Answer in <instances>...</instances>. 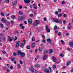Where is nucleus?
I'll list each match as a JSON object with an SVG mask.
<instances>
[{"instance_id": "obj_1", "label": "nucleus", "mask_w": 73, "mask_h": 73, "mask_svg": "<svg viewBox=\"0 0 73 73\" xmlns=\"http://www.w3.org/2000/svg\"><path fill=\"white\" fill-rule=\"evenodd\" d=\"M53 22L54 23H56L57 24H58L59 23V21H58V19L56 18H54L53 19Z\"/></svg>"}, {"instance_id": "obj_2", "label": "nucleus", "mask_w": 73, "mask_h": 73, "mask_svg": "<svg viewBox=\"0 0 73 73\" xmlns=\"http://www.w3.org/2000/svg\"><path fill=\"white\" fill-rule=\"evenodd\" d=\"M44 72L45 73H50V72L49 71V70L48 69H47L46 68L44 70Z\"/></svg>"}, {"instance_id": "obj_3", "label": "nucleus", "mask_w": 73, "mask_h": 73, "mask_svg": "<svg viewBox=\"0 0 73 73\" xmlns=\"http://www.w3.org/2000/svg\"><path fill=\"white\" fill-rule=\"evenodd\" d=\"M29 70H30V71L31 70L32 73H34V68H33L32 67H31Z\"/></svg>"}, {"instance_id": "obj_4", "label": "nucleus", "mask_w": 73, "mask_h": 73, "mask_svg": "<svg viewBox=\"0 0 73 73\" xmlns=\"http://www.w3.org/2000/svg\"><path fill=\"white\" fill-rule=\"evenodd\" d=\"M52 59H53V61L55 62H57L58 63V62L59 63H60V62H56V58L55 57H54V56L52 57Z\"/></svg>"}, {"instance_id": "obj_5", "label": "nucleus", "mask_w": 73, "mask_h": 73, "mask_svg": "<svg viewBox=\"0 0 73 73\" xmlns=\"http://www.w3.org/2000/svg\"><path fill=\"white\" fill-rule=\"evenodd\" d=\"M1 20L2 22L4 23H6V22H7V21H6V20L3 18L1 19Z\"/></svg>"}, {"instance_id": "obj_6", "label": "nucleus", "mask_w": 73, "mask_h": 73, "mask_svg": "<svg viewBox=\"0 0 73 73\" xmlns=\"http://www.w3.org/2000/svg\"><path fill=\"white\" fill-rule=\"evenodd\" d=\"M28 22L29 24H32V19H29L28 20Z\"/></svg>"}, {"instance_id": "obj_7", "label": "nucleus", "mask_w": 73, "mask_h": 73, "mask_svg": "<svg viewBox=\"0 0 73 73\" xmlns=\"http://www.w3.org/2000/svg\"><path fill=\"white\" fill-rule=\"evenodd\" d=\"M21 56L22 57H25V53H22L21 54Z\"/></svg>"}, {"instance_id": "obj_8", "label": "nucleus", "mask_w": 73, "mask_h": 73, "mask_svg": "<svg viewBox=\"0 0 73 73\" xmlns=\"http://www.w3.org/2000/svg\"><path fill=\"white\" fill-rule=\"evenodd\" d=\"M71 63V62H70V61L68 62L66 64V66H69V64H70Z\"/></svg>"}, {"instance_id": "obj_9", "label": "nucleus", "mask_w": 73, "mask_h": 73, "mask_svg": "<svg viewBox=\"0 0 73 73\" xmlns=\"http://www.w3.org/2000/svg\"><path fill=\"white\" fill-rule=\"evenodd\" d=\"M24 1L26 3H29L30 2L29 0H24Z\"/></svg>"}, {"instance_id": "obj_10", "label": "nucleus", "mask_w": 73, "mask_h": 73, "mask_svg": "<svg viewBox=\"0 0 73 73\" xmlns=\"http://www.w3.org/2000/svg\"><path fill=\"white\" fill-rule=\"evenodd\" d=\"M35 43H33L32 44L31 48H33L35 47Z\"/></svg>"}, {"instance_id": "obj_11", "label": "nucleus", "mask_w": 73, "mask_h": 73, "mask_svg": "<svg viewBox=\"0 0 73 73\" xmlns=\"http://www.w3.org/2000/svg\"><path fill=\"white\" fill-rule=\"evenodd\" d=\"M68 44L69 45H70V46H73V42H69L68 43Z\"/></svg>"}, {"instance_id": "obj_12", "label": "nucleus", "mask_w": 73, "mask_h": 73, "mask_svg": "<svg viewBox=\"0 0 73 73\" xmlns=\"http://www.w3.org/2000/svg\"><path fill=\"white\" fill-rule=\"evenodd\" d=\"M16 44V47H18L19 46V42H20L19 41H18V42Z\"/></svg>"}, {"instance_id": "obj_13", "label": "nucleus", "mask_w": 73, "mask_h": 73, "mask_svg": "<svg viewBox=\"0 0 73 73\" xmlns=\"http://www.w3.org/2000/svg\"><path fill=\"white\" fill-rule=\"evenodd\" d=\"M43 59L44 60H46V55H45L43 56Z\"/></svg>"}, {"instance_id": "obj_14", "label": "nucleus", "mask_w": 73, "mask_h": 73, "mask_svg": "<svg viewBox=\"0 0 73 73\" xmlns=\"http://www.w3.org/2000/svg\"><path fill=\"white\" fill-rule=\"evenodd\" d=\"M35 22L37 24H37H39V23H40V21L38 20H36Z\"/></svg>"}, {"instance_id": "obj_15", "label": "nucleus", "mask_w": 73, "mask_h": 73, "mask_svg": "<svg viewBox=\"0 0 73 73\" xmlns=\"http://www.w3.org/2000/svg\"><path fill=\"white\" fill-rule=\"evenodd\" d=\"M47 41L49 43H50L51 42V40H50V39H48L47 40Z\"/></svg>"}, {"instance_id": "obj_16", "label": "nucleus", "mask_w": 73, "mask_h": 73, "mask_svg": "<svg viewBox=\"0 0 73 73\" xmlns=\"http://www.w3.org/2000/svg\"><path fill=\"white\" fill-rule=\"evenodd\" d=\"M24 44L23 43H22L20 44V46H21L22 48H23L24 47Z\"/></svg>"}, {"instance_id": "obj_17", "label": "nucleus", "mask_w": 73, "mask_h": 73, "mask_svg": "<svg viewBox=\"0 0 73 73\" xmlns=\"http://www.w3.org/2000/svg\"><path fill=\"white\" fill-rule=\"evenodd\" d=\"M19 14L20 15H24V13L23 12H21V11H19Z\"/></svg>"}, {"instance_id": "obj_18", "label": "nucleus", "mask_w": 73, "mask_h": 73, "mask_svg": "<svg viewBox=\"0 0 73 73\" xmlns=\"http://www.w3.org/2000/svg\"><path fill=\"white\" fill-rule=\"evenodd\" d=\"M35 66V67H36V68H39L40 67V65L39 64H36Z\"/></svg>"}, {"instance_id": "obj_19", "label": "nucleus", "mask_w": 73, "mask_h": 73, "mask_svg": "<svg viewBox=\"0 0 73 73\" xmlns=\"http://www.w3.org/2000/svg\"><path fill=\"white\" fill-rule=\"evenodd\" d=\"M46 29L47 32H50V30L49 28H46Z\"/></svg>"}, {"instance_id": "obj_20", "label": "nucleus", "mask_w": 73, "mask_h": 73, "mask_svg": "<svg viewBox=\"0 0 73 73\" xmlns=\"http://www.w3.org/2000/svg\"><path fill=\"white\" fill-rule=\"evenodd\" d=\"M22 53H21V51H19L18 52L17 54L19 55H21Z\"/></svg>"}, {"instance_id": "obj_21", "label": "nucleus", "mask_w": 73, "mask_h": 73, "mask_svg": "<svg viewBox=\"0 0 73 73\" xmlns=\"http://www.w3.org/2000/svg\"><path fill=\"white\" fill-rule=\"evenodd\" d=\"M12 4H13V5H16L17 4V2L16 1L14 2V3L13 2Z\"/></svg>"}, {"instance_id": "obj_22", "label": "nucleus", "mask_w": 73, "mask_h": 73, "mask_svg": "<svg viewBox=\"0 0 73 73\" xmlns=\"http://www.w3.org/2000/svg\"><path fill=\"white\" fill-rule=\"evenodd\" d=\"M43 52L44 53H47L48 51V50H44Z\"/></svg>"}, {"instance_id": "obj_23", "label": "nucleus", "mask_w": 73, "mask_h": 73, "mask_svg": "<svg viewBox=\"0 0 73 73\" xmlns=\"http://www.w3.org/2000/svg\"><path fill=\"white\" fill-rule=\"evenodd\" d=\"M0 25L1 28H3V27H4V26L3 25V23H1L0 24Z\"/></svg>"}, {"instance_id": "obj_24", "label": "nucleus", "mask_w": 73, "mask_h": 73, "mask_svg": "<svg viewBox=\"0 0 73 73\" xmlns=\"http://www.w3.org/2000/svg\"><path fill=\"white\" fill-rule=\"evenodd\" d=\"M39 50L40 51H41L42 50V48L41 47H39Z\"/></svg>"}, {"instance_id": "obj_25", "label": "nucleus", "mask_w": 73, "mask_h": 73, "mask_svg": "<svg viewBox=\"0 0 73 73\" xmlns=\"http://www.w3.org/2000/svg\"><path fill=\"white\" fill-rule=\"evenodd\" d=\"M15 16L13 15L11 16V18H12V19H15Z\"/></svg>"}, {"instance_id": "obj_26", "label": "nucleus", "mask_w": 73, "mask_h": 73, "mask_svg": "<svg viewBox=\"0 0 73 73\" xmlns=\"http://www.w3.org/2000/svg\"><path fill=\"white\" fill-rule=\"evenodd\" d=\"M62 16V14L61 13H60V14H59L58 15V17H60L61 16Z\"/></svg>"}, {"instance_id": "obj_27", "label": "nucleus", "mask_w": 73, "mask_h": 73, "mask_svg": "<svg viewBox=\"0 0 73 73\" xmlns=\"http://www.w3.org/2000/svg\"><path fill=\"white\" fill-rule=\"evenodd\" d=\"M37 25V24L35 22H34L33 24V26H36Z\"/></svg>"}, {"instance_id": "obj_28", "label": "nucleus", "mask_w": 73, "mask_h": 73, "mask_svg": "<svg viewBox=\"0 0 73 73\" xmlns=\"http://www.w3.org/2000/svg\"><path fill=\"white\" fill-rule=\"evenodd\" d=\"M11 60L12 61H15V58H11Z\"/></svg>"}, {"instance_id": "obj_29", "label": "nucleus", "mask_w": 73, "mask_h": 73, "mask_svg": "<svg viewBox=\"0 0 73 73\" xmlns=\"http://www.w3.org/2000/svg\"><path fill=\"white\" fill-rule=\"evenodd\" d=\"M5 2L7 3H9V0H5Z\"/></svg>"}, {"instance_id": "obj_30", "label": "nucleus", "mask_w": 73, "mask_h": 73, "mask_svg": "<svg viewBox=\"0 0 73 73\" xmlns=\"http://www.w3.org/2000/svg\"><path fill=\"white\" fill-rule=\"evenodd\" d=\"M25 18V16H23L22 17H21L22 20H23V19Z\"/></svg>"}, {"instance_id": "obj_31", "label": "nucleus", "mask_w": 73, "mask_h": 73, "mask_svg": "<svg viewBox=\"0 0 73 73\" xmlns=\"http://www.w3.org/2000/svg\"><path fill=\"white\" fill-rule=\"evenodd\" d=\"M53 52V50H50L49 51V53H52Z\"/></svg>"}, {"instance_id": "obj_32", "label": "nucleus", "mask_w": 73, "mask_h": 73, "mask_svg": "<svg viewBox=\"0 0 73 73\" xmlns=\"http://www.w3.org/2000/svg\"><path fill=\"white\" fill-rule=\"evenodd\" d=\"M18 20H22L21 19V17H19L18 18Z\"/></svg>"}, {"instance_id": "obj_33", "label": "nucleus", "mask_w": 73, "mask_h": 73, "mask_svg": "<svg viewBox=\"0 0 73 73\" xmlns=\"http://www.w3.org/2000/svg\"><path fill=\"white\" fill-rule=\"evenodd\" d=\"M30 46H28L27 47V49H30Z\"/></svg>"}, {"instance_id": "obj_34", "label": "nucleus", "mask_w": 73, "mask_h": 73, "mask_svg": "<svg viewBox=\"0 0 73 73\" xmlns=\"http://www.w3.org/2000/svg\"><path fill=\"white\" fill-rule=\"evenodd\" d=\"M19 63L21 64H23V62H22V61H21V60H20Z\"/></svg>"}, {"instance_id": "obj_35", "label": "nucleus", "mask_w": 73, "mask_h": 73, "mask_svg": "<svg viewBox=\"0 0 73 73\" xmlns=\"http://www.w3.org/2000/svg\"><path fill=\"white\" fill-rule=\"evenodd\" d=\"M54 29V30H56V29H57V26H55Z\"/></svg>"}, {"instance_id": "obj_36", "label": "nucleus", "mask_w": 73, "mask_h": 73, "mask_svg": "<svg viewBox=\"0 0 73 73\" xmlns=\"http://www.w3.org/2000/svg\"><path fill=\"white\" fill-rule=\"evenodd\" d=\"M1 16H4L5 15L4 14H3V13H1Z\"/></svg>"}, {"instance_id": "obj_37", "label": "nucleus", "mask_w": 73, "mask_h": 73, "mask_svg": "<svg viewBox=\"0 0 73 73\" xmlns=\"http://www.w3.org/2000/svg\"><path fill=\"white\" fill-rule=\"evenodd\" d=\"M62 4H65V2L64 1H62Z\"/></svg>"}, {"instance_id": "obj_38", "label": "nucleus", "mask_w": 73, "mask_h": 73, "mask_svg": "<svg viewBox=\"0 0 73 73\" xmlns=\"http://www.w3.org/2000/svg\"><path fill=\"white\" fill-rule=\"evenodd\" d=\"M13 55L14 56H17V54H16L15 53H14L13 54Z\"/></svg>"}, {"instance_id": "obj_39", "label": "nucleus", "mask_w": 73, "mask_h": 73, "mask_svg": "<svg viewBox=\"0 0 73 73\" xmlns=\"http://www.w3.org/2000/svg\"><path fill=\"white\" fill-rule=\"evenodd\" d=\"M21 66V65H20V64H18V68H20Z\"/></svg>"}, {"instance_id": "obj_40", "label": "nucleus", "mask_w": 73, "mask_h": 73, "mask_svg": "<svg viewBox=\"0 0 73 73\" xmlns=\"http://www.w3.org/2000/svg\"><path fill=\"white\" fill-rule=\"evenodd\" d=\"M61 33L59 32L58 33V36H61Z\"/></svg>"}, {"instance_id": "obj_41", "label": "nucleus", "mask_w": 73, "mask_h": 73, "mask_svg": "<svg viewBox=\"0 0 73 73\" xmlns=\"http://www.w3.org/2000/svg\"><path fill=\"white\" fill-rule=\"evenodd\" d=\"M2 52L3 54H5L6 53V52L4 51H2Z\"/></svg>"}, {"instance_id": "obj_42", "label": "nucleus", "mask_w": 73, "mask_h": 73, "mask_svg": "<svg viewBox=\"0 0 73 73\" xmlns=\"http://www.w3.org/2000/svg\"><path fill=\"white\" fill-rule=\"evenodd\" d=\"M53 68L54 69H56V65H54L53 66Z\"/></svg>"}, {"instance_id": "obj_43", "label": "nucleus", "mask_w": 73, "mask_h": 73, "mask_svg": "<svg viewBox=\"0 0 73 73\" xmlns=\"http://www.w3.org/2000/svg\"><path fill=\"white\" fill-rule=\"evenodd\" d=\"M42 37L43 39H45V36L44 35H42Z\"/></svg>"}, {"instance_id": "obj_44", "label": "nucleus", "mask_w": 73, "mask_h": 73, "mask_svg": "<svg viewBox=\"0 0 73 73\" xmlns=\"http://www.w3.org/2000/svg\"><path fill=\"white\" fill-rule=\"evenodd\" d=\"M61 42H62V44H64L65 43V42L64 41H63V40H61Z\"/></svg>"}, {"instance_id": "obj_45", "label": "nucleus", "mask_w": 73, "mask_h": 73, "mask_svg": "<svg viewBox=\"0 0 73 73\" xmlns=\"http://www.w3.org/2000/svg\"><path fill=\"white\" fill-rule=\"evenodd\" d=\"M55 33H56V34H57V33H58V31H57V30H55Z\"/></svg>"}, {"instance_id": "obj_46", "label": "nucleus", "mask_w": 73, "mask_h": 73, "mask_svg": "<svg viewBox=\"0 0 73 73\" xmlns=\"http://www.w3.org/2000/svg\"><path fill=\"white\" fill-rule=\"evenodd\" d=\"M35 39L34 38H33L32 39V41H35Z\"/></svg>"}, {"instance_id": "obj_47", "label": "nucleus", "mask_w": 73, "mask_h": 73, "mask_svg": "<svg viewBox=\"0 0 73 73\" xmlns=\"http://www.w3.org/2000/svg\"><path fill=\"white\" fill-rule=\"evenodd\" d=\"M9 41L10 42H11V41H12V39L11 38V39H9Z\"/></svg>"}, {"instance_id": "obj_48", "label": "nucleus", "mask_w": 73, "mask_h": 73, "mask_svg": "<svg viewBox=\"0 0 73 73\" xmlns=\"http://www.w3.org/2000/svg\"><path fill=\"white\" fill-rule=\"evenodd\" d=\"M17 39V37L16 36H15V38L14 39V41H16Z\"/></svg>"}, {"instance_id": "obj_49", "label": "nucleus", "mask_w": 73, "mask_h": 73, "mask_svg": "<svg viewBox=\"0 0 73 73\" xmlns=\"http://www.w3.org/2000/svg\"><path fill=\"white\" fill-rule=\"evenodd\" d=\"M22 7H23L21 5H20L19 6V9H21V8H22Z\"/></svg>"}, {"instance_id": "obj_50", "label": "nucleus", "mask_w": 73, "mask_h": 73, "mask_svg": "<svg viewBox=\"0 0 73 73\" xmlns=\"http://www.w3.org/2000/svg\"><path fill=\"white\" fill-rule=\"evenodd\" d=\"M60 56H61V57H63V56H64V55L63 54H60Z\"/></svg>"}, {"instance_id": "obj_51", "label": "nucleus", "mask_w": 73, "mask_h": 73, "mask_svg": "<svg viewBox=\"0 0 73 73\" xmlns=\"http://www.w3.org/2000/svg\"><path fill=\"white\" fill-rule=\"evenodd\" d=\"M7 25H10V23L9 22H7Z\"/></svg>"}, {"instance_id": "obj_52", "label": "nucleus", "mask_w": 73, "mask_h": 73, "mask_svg": "<svg viewBox=\"0 0 73 73\" xmlns=\"http://www.w3.org/2000/svg\"><path fill=\"white\" fill-rule=\"evenodd\" d=\"M59 23L60 24H61V23H62V21L61 20H60L59 21Z\"/></svg>"}, {"instance_id": "obj_53", "label": "nucleus", "mask_w": 73, "mask_h": 73, "mask_svg": "<svg viewBox=\"0 0 73 73\" xmlns=\"http://www.w3.org/2000/svg\"><path fill=\"white\" fill-rule=\"evenodd\" d=\"M10 69H13V66H11L10 67Z\"/></svg>"}, {"instance_id": "obj_54", "label": "nucleus", "mask_w": 73, "mask_h": 73, "mask_svg": "<svg viewBox=\"0 0 73 73\" xmlns=\"http://www.w3.org/2000/svg\"><path fill=\"white\" fill-rule=\"evenodd\" d=\"M49 70H50V72H52V70L51 69V68H50V67H49Z\"/></svg>"}, {"instance_id": "obj_55", "label": "nucleus", "mask_w": 73, "mask_h": 73, "mask_svg": "<svg viewBox=\"0 0 73 73\" xmlns=\"http://www.w3.org/2000/svg\"><path fill=\"white\" fill-rule=\"evenodd\" d=\"M46 41H45V40H42V42H44V43H45V42H46Z\"/></svg>"}, {"instance_id": "obj_56", "label": "nucleus", "mask_w": 73, "mask_h": 73, "mask_svg": "<svg viewBox=\"0 0 73 73\" xmlns=\"http://www.w3.org/2000/svg\"><path fill=\"white\" fill-rule=\"evenodd\" d=\"M11 23L12 25H13V21H11Z\"/></svg>"}, {"instance_id": "obj_57", "label": "nucleus", "mask_w": 73, "mask_h": 73, "mask_svg": "<svg viewBox=\"0 0 73 73\" xmlns=\"http://www.w3.org/2000/svg\"><path fill=\"white\" fill-rule=\"evenodd\" d=\"M58 11L59 12H61V10L60 9H59L58 10Z\"/></svg>"}, {"instance_id": "obj_58", "label": "nucleus", "mask_w": 73, "mask_h": 73, "mask_svg": "<svg viewBox=\"0 0 73 73\" xmlns=\"http://www.w3.org/2000/svg\"><path fill=\"white\" fill-rule=\"evenodd\" d=\"M33 7L34 8L36 7V5L35 4H33Z\"/></svg>"}, {"instance_id": "obj_59", "label": "nucleus", "mask_w": 73, "mask_h": 73, "mask_svg": "<svg viewBox=\"0 0 73 73\" xmlns=\"http://www.w3.org/2000/svg\"><path fill=\"white\" fill-rule=\"evenodd\" d=\"M44 21H46V18H44Z\"/></svg>"}, {"instance_id": "obj_60", "label": "nucleus", "mask_w": 73, "mask_h": 73, "mask_svg": "<svg viewBox=\"0 0 73 73\" xmlns=\"http://www.w3.org/2000/svg\"><path fill=\"white\" fill-rule=\"evenodd\" d=\"M68 28L69 29H71V26H69L68 27Z\"/></svg>"}, {"instance_id": "obj_61", "label": "nucleus", "mask_w": 73, "mask_h": 73, "mask_svg": "<svg viewBox=\"0 0 73 73\" xmlns=\"http://www.w3.org/2000/svg\"><path fill=\"white\" fill-rule=\"evenodd\" d=\"M8 38L9 39H9H10L11 38V36H9L8 37Z\"/></svg>"}, {"instance_id": "obj_62", "label": "nucleus", "mask_w": 73, "mask_h": 73, "mask_svg": "<svg viewBox=\"0 0 73 73\" xmlns=\"http://www.w3.org/2000/svg\"><path fill=\"white\" fill-rule=\"evenodd\" d=\"M68 35H69V33H66V36H68Z\"/></svg>"}, {"instance_id": "obj_63", "label": "nucleus", "mask_w": 73, "mask_h": 73, "mask_svg": "<svg viewBox=\"0 0 73 73\" xmlns=\"http://www.w3.org/2000/svg\"><path fill=\"white\" fill-rule=\"evenodd\" d=\"M6 16H9V13H7V14H6Z\"/></svg>"}, {"instance_id": "obj_64", "label": "nucleus", "mask_w": 73, "mask_h": 73, "mask_svg": "<svg viewBox=\"0 0 73 73\" xmlns=\"http://www.w3.org/2000/svg\"><path fill=\"white\" fill-rule=\"evenodd\" d=\"M71 72H73V68L71 69Z\"/></svg>"}]
</instances>
